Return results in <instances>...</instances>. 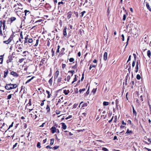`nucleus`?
Segmentation results:
<instances>
[{
	"mask_svg": "<svg viewBox=\"0 0 151 151\" xmlns=\"http://www.w3.org/2000/svg\"><path fill=\"white\" fill-rule=\"evenodd\" d=\"M86 13V12L85 11H83V12L81 13V17H82L83 16L84 14Z\"/></svg>",
	"mask_w": 151,
	"mask_h": 151,
	"instance_id": "45",
	"label": "nucleus"
},
{
	"mask_svg": "<svg viewBox=\"0 0 151 151\" xmlns=\"http://www.w3.org/2000/svg\"><path fill=\"white\" fill-rule=\"evenodd\" d=\"M8 70H7L6 72L4 71V77L6 78L7 75V73H8Z\"/></svg>",
	"mask_w": 151,
	"mask_h": 151,
	"instance_id": "28",
	"label": "nucleus"
},
{
	"mask_svg": "<svg viewBox=\"0 0 151 151\" xmlns=\"http://www.w3.org/2000/svg\"><path fill=\"white\" fill-rule=\"evenodd\" d=\"M11 74L15 77H17L18 75L16 72L14 71H12L11 72Z\"/></svg>",
	"mask_w": 151,
	"mask_h": 151,
	"instance_id": "9",
	"label": "nucleus"
},
{
	"mask_svg": "<svg viewBox=\"0 0 151 151\" xmlns=\"http://www.w3.org/2000/svg\"><path fill=\"white\" fill-rule=\"evenodd\" d=\"M109 102H108L104 101L103 103V104L104 106H107L109 105Z\"/></svg>",
	"mask_w": 151,
	"mask_h": 151,
	"instance_id": "18",
	"label": "nucleus"
},
{
	"mask_svg": "<svg viewBox=\"0 0 151 151\" xmlns=\"http://www.w3.org/2000/svg\"><path fill=\"white\" fill-rule=\"evenodd\" d=\"M76 76H77V75H75V77L74 78V80L72 82V84H73L75 81H77V79Z\"/></svg>",
	"mask_w": 151,
	"mask_h": 151,
	"instance_id": "19",
	"label": "nucleus"
},
{
	"mask_svg": "<svg viewBox=\"0 0 151 151\" xmlns=\"http://www.w3.org/2000/svg\"><path fill=\"white\" fill-rule=\"evenodd\" d=\"M126 18V16L125 14H124L123 16V20L124 21Z\"/></svg>",
	"mask_w": 151,
	"mask_h": 151,
	"instance_id": "46",
	"label": "nucleus"
},
{
	"mask_svg": "<svg viewBox=\"0 0 151 151\" xmlns=\"http://www.w3.org/2000/svg\"><path fill=\"white\" fill-rule=\"evenodd\" d=\"M45 101V100H43L41 104V106H43L44 104V101Z\"/></svg>",
	"mask_w": 151,
	"mask_h": 151,
	"instance_id": "50",
	"label": "nucleus"
},
{
	"mask_svg": "<svg viewBox=\"0 0 151 151\" xmlns=\"http://www.w3.org/2000/svg\"><path fill=\"white\" fill-rule=\"evenodd\" d=\"M132 109H133V114L134 115H135V116H136L137 114V113L136 112V111L134 110V106H132Z\"/></svg>",
	"mask_w": 151,
	"mask_h": 151,
	"instance_id": "15",
	"label": "nucleus"
},
{
	"mask_svg": "<svg viewBox=\"0 0 151 151\" xmlns=\"http://www.w3.org/2000/svg\"><path fill=\"white\" fill-rule=\"evenodd\" d=\"M46 92L48 95L47 96V98H49L50 97V92L49 91L47 90L46 91Z\"/></svg>",
	"mask_w": 151,
	"mask_h": 151,
	"instance_id": "20",
	"label": "nucleus"
},
{
	"mask_svg": "<svg viewBox=\"0 0 151 151\" xmlns=\"http://www.w3.org/2000/svg\"><path fill=\"white\" fill-rule=\"evenodd\" d=\"M85 90V88L82 89H80L79 91V92L80 93H81L83 91Z\"/></svg>",
	"mask_w": 151,
	"mask_h": 151,
	"instance_id": "32",
	"label": "nucleus"
},
{
	"mask_svg": "<svg viewBox=\"0 0 151 151\" xmlns=\"http://www.w3.org/2000/svg\"><path fill=\"white\" fill-rule=\"evenodd\" d=\"M122 40L123 41H124V35L122 34Z\"/></svg>",
	"mask_w": 151,
	"mask_h": 151,
	"instance_id": "52",
	"label": "nucleus"
},
{
	"mask_svg": "<svg viewBox=\"0 0 151 151\" xmlns=\"http://www.w3.org/2000/svg\"><path fill=\"white\" fill-rule=\"evenodd\" d=\"M22 51L21 50L20 51H19V54L21 55L22 56H25L27 54V52L26 51H24L22 52Z\"/></svg>",
	"mask_w": 151,
	"mask_h": 151,
	"instance_id": "1",
	"label": "nucleus"
},
{
	"mask_svg": "<svg viewBox=\"0 0 151 151\" xmlns=\"http://www.w3.org/2000/svg\"><path fill=\"white\" fill-rule=\"evenodd\" d=\"M40 145V143L39 142H38L37 144V147H38L39 148H41Z\"/></svg>",
	"mask_w": 151,
	"mask_h": 151,
	"instance_id": "39",
	"label": "nucleus"
},
{
	"mask_svg": "<svg viewBox=\"0 0 151 151\" xmlns=\"http://www.w3.org/2000/svg\"><path fill=\"white\" fill-rule=\"evenodd\" d=\"M61 124L62 125V128L64 129H65L67 128V126L64 123H62Z\"/></svg>",
	"mask_w": 151,
	"mask_h": 151,
	"instance_id": "6",
	"label": "nucleus"
},
{
	"mask_svg": "<svg viewBox=\"0 0 151 151\" xmlns=\"http://www.w3.org/2000/svg\"><path fill=\"white\" fill-rule=\"evenodd\" d=\"M147 55L150 58L151 56V52L150 50H148L147 51Z\"/></svg>",
	"mask_w": 151,
	"mask_h": 151,
	"instance_id": "14",
	"label": "nucleus"
},
{
	"mask_svg": "<svg viewBox=\"0 0 151 151\" xmlns=\"http://www.w3.org/2000/svg\"><path fill=\"white\" fill-rule=\"evenodd\" d=\"M11 97H12V95L9 94L7 96V99H9L11 98Z\"/></svg>",
	"mask_w": 151,
	"mask_h": 151,
	"instance_id": "42",
	"label": "nucleus"
},
{
	"mask_svg": "<svg viewBox=\"0 0 151 151\" xmlns=\"http://www.w3.org/2000/svg\"><path fill=\"white\" fill-rule=\"evenodd\" d=\"M29 12V11H27V10H25L24 11V12H25V15L26 16V14H27L28 13V12Z\"/></svg>",
	"mask_w": 151,
	"mask_h": 151,
	"instance_id": "53",
	"label": "nucleus"
},
{
	"mask_svg": "<svg viewBox=\"0 0 151 151\" xmlns=\"http://www.w3.org/2000/svg\"><path fill=\"white\" fill-rule=\"evenodd\" d=\"M64 4L63 2V1H61L60 2H59L58 3V5H60V4Z\"/></svg>",
	"mask_w": 151,
	"mask_h": 151,
	"instance_id": "62",
	"label": "nucleus"
},
{
	"mask_svg": "<svg viewBox=\"0 0 151 151\" xmlns=\"http://www.w3.org/2000/svg\"><path fill=\"white\" fill-rule=\"evenodd\" d=\"M137 78L138 80H140V76L139 74H137L136 77Z\"/></svg>",
	"mask_w": 151,
	"mask_h": 151,
	"instance_id": "34",
	"label": "nucleus"
},
{
	"mask_svg": "<svg viewBox=\"0 0 151 151\" xmlns=\"http://www.w3.org/2000/svg\"><path fill=\"white\" fill-rule=\"evenodd\" d=\"M77 68V66L76 65V64L74 66H73L72 67V68H73V69H75L76 68Z\"/></svg>",
	"mask_w": 151,
	"mask_h": 151,
	"instance_id": "61",
	"label": "nucleus"
},
{
	"mask_svg": "<svg viewBox=\"0 0 151 151\" xmlns=\"http://www.w3.org/2000/svg\"><path fill=\"white\" fill-rule=\"evenodd\" d=\"M133 56L134 57V60H136V54H133Z\"/></svg>",
	"mask_w": 151,
	"mask_h": 151,
	"instance_id": "58",
	"label": "nucleus"
},
{
	"mask_svg": "<svg viewBox=\"0 0 151 151\" xmlns=\"http://www.w3.org/2000/svg\"><path fill=\"white\" fill-rule=\"evenodd\" d=\"M114 119H114V122H116L117 119V117L116 116H114Z\"/></svg>",
	"mask_w": 151,
	"mask_h": 151,
	"instance_id": "54",
	"label": "nucleus"
},
{
	"mask_svg": "<svg viewBox=\"0 0 151 151\" xmlns=\"http://www.w3.org/2000/svg\"><path fill=\"white\" fill-rule=\"evenodd\" d=\"M74 60V59L73 58H71L69 59V61L70 62H73Z\"/></svg>",
	"mask_w": 151,
	"mask_h": 151,
	"instance_id": "40",
	"label": "nucleus"
},
{
	"mask_svg": "<svg viewBox=\"0 0 151 151\" xmlns=\"http://www.w3.org/2000/svg\"><path fill=\"white\" fill-rule=\"evenodd\" d=\"M59 75V71H58L57 70L55 74V75L54 77L55 78H57Z\"/></svg>",
	"mask_w": 151,
	"mask_h": 151,
	"instance_id": "12",
	"label": "nucleus"
},
{
	"mask_svg": "<svg viewBox=\"0 0 151 151\" xmlns=\"http://www.w3.org/2000/svg\"><path fill=\"white\" fill-rule=\"evenodd\" d=\"M68 15L67 16V18L68 19H69L71 17V12H68Z\"/></svg>",
	"mask_w": 151,
	"mask_h": 151,
	"instance_id": "11",
	"label": "nucleus"
},
{
	"mask_svg": "<svg viewBox=\"0 0 151 151\" xmlns=\"http://www.w3.org/2000/svg\"><path fill=\"white\" fill-rule=\"evenodd\" d=\"M74 70H70V71H69L68 72V73H72V75H71V76H72L73 75V73L74 72Z\"/></svg>",
	"mask_w": 151,
	"mask_h": 151,
	"instance_id": "31",
	"label": "nucleus"
},
{
	"mask_svg": "<svg viewBox=\"0 0 151 151\" xmlns=\"http://www.w3.org/2000/svg\"><path fill=\"white\" fill-rule=\"evenodd\" d=\"M20 36L21 39H23V37L22 35V32H20Z\"/></svg>",
	"mask_w": 151,
	"mask_h": 151,
	"instance_id": "48",
	"label": "nucleus"
},
{
	"mask_svg": "<svg viewBox=\"0 0 151 151\" xmlns=\"http://www.w3.org/2000/svg\"><path fill=\"white\" fill-rule=\"evenodd\" d=\"M18 41H17V43L16 44V45H15V46L16 47V48L17 49V50H18L19 49V47L18 46Z\"/></svg>",
	"mask_w": 151,
	"mask_h": 151,
	"instance_id": "24",
	"label": "nucleus"
},
{
	"mask_svg": "<svg viewBox=\"0 0 151 151\" xmlns=\"http://www.w3.org/2000/svg\"><path fill=\"white\" fill-rule=\"evenodd\" d=\"M102 150L104 151H109L105 147H103L102 148Z\"/></svg>",
	"mask_w": 151,
	"mask_h": 151,
	"instance_id": "38",
	"label": "nucleus"
},
{
	"mask_svg": "<svg viewBox=\"0 0 151 151\" xmlns=\"http://www.w3.org/2000/svg\"><path fill=\"white\" fill-rule=\"evenodd\" d=\"M66 65L65 64H62V68H63V69L65 67H66Z\"/></svg>",
	"mask_w": 151,
	"mask_h": 151,
	"instance_id": "55",
	"label": "nucleus"
},
{
	"mask_svg": "<svg viewBox=\"0 0 151 151\" xmlns=\"http://www.w3.org/2000/svg\"><path fill=\"white\" fill-rule=\"evenodd\" d=\"M62 80V78L61 77H59L58 78L57 82L58 83H60Z\"/></svg>",
	"mask_w": 151,
	"mask_h": 151,
	"instance_id": "26",
	"label": "nucleus"
},
{
	"mask_svg": "<svg viewBox=\"0 0 151 151\" xmlns=\"http://www.w3.org/2000/svg\"><path fill=\"white\" fill-rule=\"evenodd\" d=\"M3 61V57L2 56H0V63H2Z\"/></svg>",
	"mask_w": 151,
	"mask_h": 151,
	"instance_id": "21",
	"label": "nucleus"
},
{
	"mask_svg": "<svg viewBox=\"0 0 151 151\" xmlns=\"http://www.w3.org/2000/svg\"><path fill=\"white\" fill-rule=\"evenodd\" d=\"M146 6L147 9L150 11H151V8L150 7L149 4L147 2H145Z\"/></svg>",
	"mask_w": 151,
	"mask_h": 151,
	"instance_id": "4",
	"label": "nucleus"
},
{
	"mask_svg": "<svg viewBox=\"0 0 151 151\" xmlns=\"http://www.w3.org/2000/svg\"><path fill=\"white\" fill-rule=\"evenodd\" d=\"M51 132L52 133H54L56 132V129L55 127H52L51 129Z\"/></svg>",
	"mask_w": 151,
	"mask_h": 151,
	"instance_id": "5",
	"label": "nucleus"
},
{
	"mask_svg": "<svg viewBox=\"0 0 151 151\" xmlns=\"http://www.w3.org/2000/svg\"><path fill=\"white\" fill-rule=\"evenodd\" d=\"M96 67V65H91L90 67V68H89V69L90 70H91V68L93 67V68H95Z\"/></svg>",
	"mask_w": 151,
	"mask_h": 151,
	"instance_id": "37",
	"label": "nucleus"
},
{
	"mask_svg": "<svg viewBox=\"0 0 151 151\" xmlns=\"http://www.w3.org/2000/svg\"><path fill=\"white\" fill-rule=\"evenodd\" d=\"M28 42L29 43H31L33 42V40L32 38H30L28 40Z\"/></svg>",
	"mask_w": 151,
	"mask_h": 151,
	"instance_id": "33",
	"label": "nucleus"
},
{
	"mask_svg": "<svg viewBox=\"0 0 151 151\" xmlns=\"http://www.w3.org/2000/svg\"><path fill=\"white\" fill-rule=\"evenodd\" d=\"M59 49H57V50L56 51V54L57 55H58V53H59Z\"/></svg>",
	"mask_w": 151,
	"mask_h": 151,
	"instance_id": "56",
	"label": "nucleus"
},
{
	"mask_svg": "<svg viewBox=\"0 0 151 151\" xmlns=\"http://www.w3.org/2000/svg\"><path fill=\"white\" fill-rule=\"evenodd\" d=\"M16 19V18L14 17H12L10 18V20L11 22H12L15 20Z\"/></svg>",
	"mask_w": 151,
	"mask_h": 151,
	"instance_id": "17",
	"label": "nucleus"
},
{
	"mask_svg": "<svg viewBox=\"0 0 151 151\" xmlns=\"http://www.w3.org/2000/svg\"><path fill=\"white\" fill-rule=\"evenodd\" d=\"M28 41L27 40V38L26 37H25V41L24 43H26Z\"/></svg>",
	"mask_w": 151,
	"mask_h": 151,
	"instance_id": "49",
	"label": "nucleus"
},
{
	"mask_svg": "<svg viewBox=\"0 0 151 151\" xmlns=\"http://www.w3.org/2000/svg\"><path fill=\"white\" fill-rule=\"evenodd\" d=\"M71 77L70 76H68L67 77V81L68 82H69L70 79Z\"/></svg>",
	"mask_w": 151,
	"mask_h": 151,
	"instance_id": "29",
	"label": "nucleus"
},
{
	"mask_svg": "<svg viewBox=\"0 0 151 151\" xmlns=\"http://www.w3.org/2000/svg\"><path fill=\"white\" fill-rule=\"evenodd\" d=\"M2 24L1 21H0V30H1Z\"/></svg>",
	"mask_w": 151,
	"mask_h": 151,
	"instance_id": "43",
	"label": "nucleus"
},
{
	"mask_svg": "<svg viewBox=\"0 0 151 151\" xmlns=\"http://www.w3.org/2000/svg\"><path fill=\"white\" fill-rule=\"evenodd\" d=\"M70 92L68 90H64V93L65 95H67Z\"/></svg>",
	"mask_w": 151,
	"mask_h": 151,
	"instance_id": "13",
	"label": "nucleus"
},
{
	"mask_svg": "<svg viewBox=\"0 0 151 151\" xmlns=\"http://www.w3.org/2000/svg\"><path fill=\"white\" fill-rule=\"evenodd\" d=\"M145 148L148 151H151V149H149V148H146V147H145Z\"/></svg>",
	"mask_w": 151,
	"mask_h": 151,
	"instance_id": "64",
	"label": "nucleus"
},
{
	"mask_svg": "<svg viewBox=\"0 0 151 151\" xmlns=\"http://www.w3.org/2000/svg\"><path fill=\"white\" fill-rule=\"evenodd\" d=\"M10 87H11V89L15 88L17 87V86L16 84H10Z\"/></svg>",
	"mask_w": 151,
	"mask_h": 151,
	"instance_id": "7",
	"label": "nucleus"
},
{
	"mask_svg": "<svg viewBox=\"0 0 151 151\" xmlns=\"http://www.w3.org/2000/svg\"><path fill=\"white\" fill-rule=\"evenodd\" d=\"M136 70H135V72L136 73H137L138 72V65H136Z\"/></svg>",
	"mask_w": 151,
	"mask_h": 151,
	"instance_id": "41",
	"label": "nucleus"
},
{
	"mask_svg": "<svg viewBox=\"0 0 151 151\" xmlns=\"http://www.w3.org/2000/svg\"><path fill=\"white\" fill-rule=\"evenodd\" d=\"M78 104H75L73 105V108H76Z\"/></svg>",
	"mask_w": 151,
	"mask_h": 151,
	"instance_id": "63",
	"label": "nucleus"
},
{
	"mask_svg": "<svg viewBox=\"0 0 151 151\" xmlns=\"http://www.w3.org/2000/svg\"><path fill=\"white\" fill-rule=\"evenodd\" d=\"M35 77L34 76H33L31 78H30V79H29L26 82V83L27 84L28 83H29V82H30Z\"/></svg>",
	"mask_w": 151,
	"mask_h": 151,
	"instance_id": "16",
	"label": "nucleus"
},
{
	"mask_svg": "<svg viewBox=\"0 0 151 151\" xmlns=\"http://www.w3.org/2000/svg\"><path fill=\"white\" fill-rule=\"evenodd\" d=\"M88 106V104L87 103H85L83 104L82 105V107H86Z\"/></svg>",
	"mask_w": 151,
	"mask_h": 151,
	"instance_id": "27",
	"label": "nucleus"
},
{
	"mask_svg": "<svg viewBox=\"0 0 151 151\" xmlns=\"http://www.w3.org/2000/svg\"><path fill=\"white\" fill-rule=\"evenodd\" d=\"M132 131L131 130H129V129H127V131L126 134H132Z\"/></svg>",
	"mask_w": 151,
	"mask_h": 151,
	"instance_id": "22",
	"label": "nucleus"
},
{
	"mask_svg": "<svg viewBox=\"0 0 151 151\" xmlns=\"http://www.w3.org/2000/svg\"><path fill=\"white\" fill-rule=\"evenodd\" d=\"M59 147V146H55V147H54L53 149L54 150H56Z\"/></svg>",
	"mask_w": 151,
	"mask_h": 151,
	"instance_id": "44",
	"label": "nucleus"
},
{
	"mask_svg": "<svg viewBox=\"0 0 151 151\" xmlns=\"http://www.w3.org/2000/svg\"><path fill=\"white\" fill-rule=\"evenodd\" d=\"M0 35L1 36H2L3 35L2 30H0Z\"/></svg>",
	"mask_w": 151,
	"mask_h": 151,
	"instance_id": "60",
	"label": "nucleus"
},
{
	"mask_svg": "<svg viewBox=\"0 0 151 151\" xmlns=\"http://www.w3.org/2000/svg\"><path fill=\"white\" fill-rule=\"evenodd\" d=\"M17 143H16L13 146V148H14L15 147H16L17 144Z\"/></svg>",
	"mask_w": 151,
	"mask_h": 151,
	"instance_id": "59",
	"label": "nucleus"
},
{
	"mask_svg": "<svg viewBox=\"0 0 151 151\" xmlns=\"http://www.w3.org/2000/svg\"><path fill=\"white\" fill-rule=\"evenodd\" d=\"M46 109L47 112H49V111L50 110V108L48 105H47V106Z\"/></svg>",
	"mask_w": 151,
	"mask_h": 151,
	"instance_id": "30",
	"label": "nucleus"
},
{
	"mask_svg": "<svg viewBox=\"0 0 151 151\" xmlns=\"http://www.w3.org/2000/svg\"><path fill=\"white\" fill-rule=\"evenodd\" d=\"M119 101L117 100H116V107H117L119 106Z\"/></svg>",
	"mask_w": 151,
	"mask_h": 151,
	"instance_id": "36",
	"label": "nucleus"
},
{
	"mask_svg": "<svg viewBox=\"0 0 151 151\" xmlns=\"http://www.w3.org/2000/svg\"><path fill=\"white\" fill-rule=\"evenodd\" d=\"M107 52H105L103 55V59L105 61L107 59Z\"/></svg>",
	"mask_w": 151,
	"mask_h": 151,
	"instance_id": "2",
	"label": "nucleus"
},
{
	"mask_svg": "<svg viewBox=\"0 0 151 151\" xmlns=\"http://www.w3.org/2000/svg\"><path fill=\"white\" fill-rule=\"evenodd\" d=\"M39 41V40L38 39H37L36 40V43L35 45L34 46H36L37 45Z\"/></svg>",
	"mask_w": 151,
	"mask_h": 151,
	"instance_id": "35",
	"label": "nucleus"
},
{
	"mask_svg": "<svg viewBox=\"0 0 151 151\" xmlns=\"http://www.w3.org/2000/svg\"><path fill=\"white\" fill-rule=\"evenodd\" d=\"M135 65V61H134L132 63V66L134 67Z\"/></svg>",
	"mask_w": 151,
	"mask_h": 151,
	"instance_id": "51",
	"label": "nucleus"
},
{
	"mask_svg": "<svg viewBox=\"0 0 151 151\" xmlns=\"http://www.w3.org/2000/svg\"><path fill=\"white\" fill-rule=\"evenodd\" d=\"M66 29V27H65L64 28L63 30V35L65 36H66L67 35Z\"/></svg>",
	"mask_w": 151,
	"mask_h": 151,
	"instance_id": "8",
	"label": "nucleus"
},
{
	"mask_svg": "<svg viewBox=\"0 0 151 151\" xmlns=\"http://www.w3.org/2000/svg\"><path fill=\"white\" fill-rule=\"evenodd\" d=\"M5 88L7 90H9L11 89L10 84H7L5 86Z\"/></svg>",
	"mask_w": 151,
	"mask_h": 151,
	"instance_id": "10",
	"label": "nucleus"
},
{
	"mask_svg": "<svg viewBox=\"0 0 151 151\" xmlns=\"http://www.w3.org/2000/svg\"><path fill=\"white\" fill-rule=\"evenodd\" d=\"M50 140H51V142L50 143V145H52L53 144L54 141V139H51Z\"/></svg>",
	"mask_w": 151,
	"mask_h": 151,
	"instance_id": "23",
	"label": "nucleus"
},
{
	"mask_svg": "<svg viewBox=\"0 0 151 151\" xmlns=\"http://www.w3.org/2000/svg\"><path fill=\"white\" fill-rule=\"evenodd\" d=\"M12 40V38L11 37H10L8 39V40L4 41V43H5L6 44H8L9 43L11 42Z\"/></svg>",
	"mask_w": 151,
	"mask_h": 151,
	"instance_id": "3",
	"label": "nucleus"
},
{
	"mask_svg": "<svg viewBox=\"0 0 151 151\" xmlns=\"http://www.w3.org/2000/svg\"><path fill=\"white\" fill-rule=\"evenodd\" d=\"M131 55H130L129 57L128 60L127 61V62H128L129 61H130L131 60Z\"/></svg>",
	"mask_w": 151,
	"mask_h": 151,
	"instance_id": "57",
	"label": "nucleus"
},
{
	"mask_svg": "<svg viewBox=\"0 0 151 151\" xmlns=\"http://www.w3.org/2000/svg\"><path fill=\"white\" fill-rule=\"evenodd\" d=\"M96 89H97L96 88L93 89L92 91V92L93 93H95L96 91Z\"/></svg>",
	"mask_w": 151,
	"mask_h": 151,
	"instance_id": "47",
	"label": "nucleus"
},
{
	"mask_svg": "<svg viewBox=\"0 0 151 151\" xmlns=\"http://www.w3.org/2000/svg\"><path fill=\"white\" fill-rule=\"evenodd\" d=\"M49 83L51 85H52V77L49 80Z\"/></svg>",
	"mask_w": 151,
	"mask_h": 151,
	"instance_id": "25",
	"label": "nucleus"
}]
</instances>
